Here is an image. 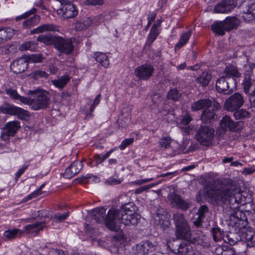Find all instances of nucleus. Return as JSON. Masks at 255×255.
I'll return each mask as SVG.
<instances>
[{"label": "nucleus", "instance_id": "f257e3e1", "mask_svg": "<svg viewBox=\"0 0 255 255\" xmlns=\"http://www.w3.org/2000/svg\"><path fill=\"white\" fill-rule=\"evenodd\" d=\"M208 196L214 204H228L234 209L239 207L242 200L240 189L230 179L224 180L218 188L209 192Z\"/></svg>", "mask_w": 255, "mask_h": 255}, {"label": "nucleus", "instance_id": "f03ea898", "mask_svg": "<svg viewBox=\"0 0 255 255\" xmlns=\"http://www.w3.org/2000/svg\"><path fill=\"white\" fill-rule=\"evenodd\" d=\"M138 217L137 214H123L120 213L119 210L112 208L107 213L106 226L111 231L118 232L120 230L122 224L126 226L136 225L138 223Z\"/></svg>", "mask_w": 255, "mask_h": 255}, {"label": "nucleus", "instance_id": "7ed1b4c3", "mask_svg": "<svg viewBox=\"0 0 255 255\" xmlns=\"http://www.w3.org/2000/svg\"><path fill=\"white\" fill-rule=\"evenodd\" d=\"M173 220L176 238L190 242L192 238L191 230L183 214L179 212L175 213L173 216Z\"/></svg>", "mask_w": 255, "mask_h": 255}, {"label": "nucleus", "instance_id": "20e7f679", "mask_svg": "<svg viewBox=\"0 0 255 255\" xmlns=\"http://www.w3.org/2000/svg\"><path fill=\"white\" fill-rule=\"evenodd\" d=\"M28 94L33 97L30 99L31 104L35 110L46 108L50 104V98L48 92L39 89L30 90Z\"/></svg>", "mask_w": 255, "mask_h": 255}, {"label": "nucleus", "instance_id": "39448f33", "mask_svg": "<svg viewBox=\"0 0 255 255\" xmlns=\"http://www.w3.org/2000/svg\"><path fill=\"white\" fill-rule=\"evenodd\" d=\"M214 129L208 126H201L196 131V140L202 145L209 146L212 144L214 136Z\"/></svg>", "mask_w": 255, "mask_h": 255}, {"label": "nucleus", "instance_id": "423d86ee", "mask_svg": "<svg viewBox=\"0 0 255 255\" xmlns=\"http://www.w3.org/2000/svg\"><path fill=\"white\" fill-rule=\"evenodd\" d=\"M244 103V98L239 93H235L227 99L224 105L225 110L229 112H234L239 109Z\"/></svg>", "mask_w": 255, "mask_h": 255}, {"label": "nucleus", "instance_id": "0eeeda50", "mask_svg": "<svg viewBox=\"0 0 255 255\" xmlns=\"http://www.w3.org/2000/svg\"><path fill=\"white\" fill-rule=\"evenodd\" d=\"M166 212L163 209H158L154 217V226L164 232H168L171 225L170 222L166 219Z\"/></svg>", "mask_w": 255, "mask_h": 255}, {"label": "nucleus", "instance_id": "6e6552de", "mask_svg": "<svg viewBox=\"0 0 255 255\" xmlns=\"http://www.w3.org/2000/svg\"><path fill=\"white\" fill-rule=\"evenodd\" d=\"M60 5L57 9V13L66 19L73 18L78 14L75 5L68 1H59Z\"/></svg>", "mask_w": 255, "mask_h": 255}, {"label": "nucleus", "instance_id": "1a4fd4ad", "mask_svg": "<svg viewBox=\"0 0 255 255\" xmlns=\"http://www.w3.org/2000/svg\"><path fill=\"white\" fill-rule=\"evenodd\" d=\"M54 44L59 52L66 55L70 54L74 49V45L71 40L61 37H55L54 39Z\"/></svg>", "mask_w": 255, "mask_h": 255}, {"label": "nucleus", "instance_id": "9d476101", "mask_svg": "<svg viewBox=\"0 0 255 255\" xmlns=\"http://www.w3.org/2000/svg\"><path fill=\"white\" fill-rule=\"evenodd\" d=\"M168 198L173 207L183 211L187 210L191 206L192 203L189 200H184L179 194L171 193L168 195Z\"/></svg>", "mask_w": 255, "mask_h": 255}, {"label": "nucleus", "instance_id": "9b49d317", "mask_svg": "<svg viewBox=\"0 0 255 255\" xmlns=\"http://www.w3.org/2000/svg\"><path fill=\"white\" fill-rule=\"evenodd\" d=\"M154 68L153 65L149 64H144L137 67L134 70L135 76L141 80L149 79L154 72Z\"/></svg>", "mask_w": 255, "mask_h": 255}, {"label": "nucleus", "instance_id": "f8f14e48", "mask_svg": "<svg viewBox=\"0 0 255 255\" xmlns=\"http://www.w3.org/2000/svg\"><path fill=\"white\" fill-rule=\"evenodd\" d=\"M222 128L228 129L230 131H237L241 130L244 125L243 121L234 122L229 116H225L222 118L220 122Z\"/></svg>", "mask_w": 255, "mask_h": 255}, {"label": "nucleus", "instance_id": "ddd939ff", "mask_svg": "<svg viewBox=\"0 0 255 255\" xmlns=\"http://www.w3.org/2000/svg\"><path fill=\"white\" fill-rule=\"evenodd\" d=\"M156 249V246L149 241H145L137 244L134 248L136 255H149Z\"/></svg>", "mask_w": 255, "mask_h": 255}, {"label": "nucleus", "instance_id": "4468645a", "mask_svg": "<svg viewBox=\"0 0 255 255\" xmlns=\"http://www.w3.org/2000/svg\"><path fill=\"white\" fill-rule=\"evenodd\" d=\"M247 1H243L240 6L244 13L243 18L247 22H251L255 20V2L250 3Z\"/></svg>", "mask_w": 255, "mask_h": 255}, {"label": "nucleus", "instance_id": "2eb2a0df", "mask_svg": "<svg viewBox=\"0 0 255 255\" xmlns=\"http://www.w3.org/2000/svg\"><path fill=\"white\" fill-rule=\"evenodd\" d=\"M102 19H103L102 15L96 17L94 19H92L90 17H85L82 21L75 23L74 29L77 31L83 30L91 26L93 24H98L99 23H97L96 20H99L100 22Z\"/></svg>", "mask_w": 255, "mask_h": 255}, {"label": "nucleus", "instance_id": "dca6fc26", "mask_svg": "<svg viewBox=\"0 0 255 255\" xmlns=\"http://www.w3.org/2000/svg\"><path fill=\"white\" fill-rule=\"evenodd\" d=\"M237 5L236 1H221L215 6L217 13H228L231 11Z\"/></svg>", "mask_w": 255, "mask_h": 255}, {"label": "nucleus", "instance_id": "f3484780", "mask_svg": "<svg viewBox=\"0 0 255 255\" xmlns=\"http://www.w3.org/2000/svg\"><path fill=\"white\" fill-rule=\"evenodd\" d=\"M241 73L239 72L238 68L234 65H228L225 68L223 76L230 82L233 81L234 84H236V80L235 78L240 77Z\"/></svg>", "mask_w": 255, "mask_h": 255}, {"label": "nucleus", "instance_id": "a211bd4d", "mask_svg": "<svg viewBox=\"0 0 255 255\" xmlns=\"http://www.w3.org/2000/svg\"><path fill=\"white\" fill-rule=\"evenodd\" d=\"M82 168L83 164L81 161H74L66 169L64 176L66 178H70L78 174Z\"/></svg>", "mask_w": 255, "mask_h": 255}, {"label": "nucleus", "instance_id": "6ab92c4d", "mask_svg": "<svg viewBox=\"0 0 255 255\" xmlns=\"http://www.w3.org/2000/svg\"><path fill=\"white\" fill-rule=\"evenodd\" d=\"M28 62L25 58H20L13 62L10 65V70L15 74L24 72L27 68Z\"/></svg>", "mask_w": 255, "mask_h": 255}, {"label": "nucleus", "instance_id": "aec40b11", "mask_svg": "<svg viewBox=\"0 0 255 255\" xmlns=\"http://www.w3.org/2000/svg\"><path fill=\"white\" fill-rule=\"evenodd\" d=\"M20 127V123L18 121H13L8 122L5 125L1 135L13 136Z\"/></svg>", "mask_w": 255, "mask_h": 255}, {"label": "nucleus", "instance_id": "412c9836", "mask_svg": "<svg viewBox=\"0 0 255 255\" xmlns=\"http://www.w3.org/2000/svg\"><path fill=\"white\" fill-rule=\"evenodd\" d=\"M241 239L246 243L248 247H255V232L251 229H246L242 232Z\"/></svg>", "mask_w": 255, "mask_h": 255}, {"label": "nucleus", "instance_id": "4be33fe9", "mask_svg": "<svg viewBox=\"0 0 255 255\" xmlns=\"http://www.w3.org/2000/svg\"><path fill=\"white\" fill-rule=\"evenodd\" d=\"M229 82L230 81L227 80L224 76L220 77L216 83V88L218 92L226 94L229 93L227 92L228 91H232V88L230 89Z\"/></svg>", "mask_w": 255, "mask_h": 255}, {"label": "nucleus", "instance_id": "5701e85b", "mask_svg": "<svg viewBox=\"0 0 255 255\" xmlns=\"http://www.w3.org/2000/svg\"><path fill=\"white\" fill-rule=\"evenodd\" d=\"M106 213V209L103 207H98L91 211V214L93 216V219L95 220L96 222L98 223H103L106 220L107 217L105 218Z\"/></svg>", "mask_w": 255, "mask_h": 255}, {"label": "nucleus", "instance_id": "b1692460", "mask_svg": "<svg viewBox=\"0 0 255 255\" xmlns=\"http://www.w3.org/2000/svg\"><path fill=\"white\" fill-rule=\"evenodd\" d=\"M209 213V209L206 205L201 206L198 210L197 218L194 221V225L196 227H200L202 225L204 219Z\"/></svg>", "mask_w": 255, "mask_h": 255}, {"label": "nucleus", "instance_id": "393cba45", "mask_svg": "<svg viewBox=\"0 0 255 255\" xmlns=\"http://www.w3.org/2000/svg\"><path fill=\"white\" fill-rule=\"evenodd\" d=\"M45 226L44 222H38L26 225L23 227V231L26 233L35 236L39 231Z\"/></svg>", "mask_w": 255, "mask_h": 255}, {"label": "nucleus", "instance_id": "a878e982", "mask_svg": "<svg viewBox=\"0 0 255 255\" xmlns=\"http://www.w3.org/2000/svg\"><path fill=\"white\" fill-rule=\"evenodd\" d=\"M216 114L214 110L205 109L202 111L201 116V120L204 124H210L213 123L215 119Z\"/></svg>", "mask_w": 255, "mask_h": 255}, {"label": "nucleus", "instance_id": "bb28decb", "mask_svg": "<svg viewBox=\"0 0 255 255\" xmlns=\"http://www.w3.org/2000/svg\"><path fill=\"white\" fill-rule=\"evenodd\" d=\"M5 93L11 99H13L15 100H19L22 103L30 105V104L31 103L30 98H27L20 96L15 90L12 89L11 88L6 89Z\"/></svg>", "mask_w": 255, "mask_h": 255}, {"label": "nucleus", "instance_id": "cd10ccee", "mask_svg": "<svg viewBox=\"0 0 255 255\" xmlns=\"http://www.w3.org/2000/svg\"><path fill=\"white\" fill-rule=\"evenodd\" d=\"M223 21L227 31L237 28L240 24V20L236 16H228Z\"/></svg>", "mask_w": 255, "mask_h": 255}, {"label": "nucleus", "instance_id": "c85d7f7f", "mask_svg": "<svg viewBox=\"0 0 255 255\" xmlns=\"http://www.w3.org/2000/svg\"><path fill=\"white\" fill-rule=\"evenodd\" d=\"M47 31H59V27L56 25L52 24H45L38 26V27L31 30V34L35 33H39Z\"/></svg>", "mask_w": 255, "mask_h": 255}, {"label": "nucleus", "instance_id": "c756f323", "mask_svg": "<svg viewBox=\"0 0 255 255\" xmlns=\"http://www.w3.org/2000/svg\"><path fill=\"white\" fill-rule=\"evenodd\" d=\"M212 104V102L210 99H203L194 103L191 106V109L193 111H197L204 108L208 109L211 107Z\"/></svg>", "mask_w": 255, "mask_h": 255}, {"label": "nucleus", "instance_id": "7c9ffc66", "mask_svg": "<svg viewBox=\"0 0 255 255\" xmlns=\"http://www.w3.org/2000/svg\"><path fill=\"white\" fill-rule=\"evenodd\" d=\"M230 219L235 224H240V222L247 221V218L243 211L238 209L231 214Z\"/></svg>", "mask_w": 255, "mask_h": 255}, {"label": "nucleus", "instance_id": "2f4dec72", "mask_svg": "<svg viewBox=\"0 0 255 255\" xmlns=\"http://www.w3.org/2000/svg\"><path fill=\"white\" fill-rule=\"evenodd\" d=\"M214 255H236L233 249L225 246H218L213 251Z\"/></svg>", "mask_w": 255, "mask_h": 255}, {"label": "nucleus", "instance_id": "473e14b6", "mask_svg": "<svg viewBox=\"0 0 255 255\" xmlns=\"http://www.w3.org/2000/svg\"><path fill=\"white\" fill-rule=\"evenodd\" d=\"M225 24L224 21H218L214 22L211 25V29L214 33L218 35L223 36L227 31L225 28Z\"/></svg>", "mask_w": 255, "mask_h": 255}, {"label": "nucleus", "instance_id": "72a5a7b5", "mask_svg": "<svg viewBox=\"0 0 255 255\" xmlns=\"http://www.w3.org/2000/svg\"><path fill=\"white\" fill-rule=\"evenodd\" d=\"M255 84V81L253 79L252 72L246 71L245 74L244 79L242 83L244 91L248 92L249 88Z\"/></svg>", "mask_w": 255, "mask_h": 255}, {"label": "nucleus", "instance_id": "f704fd0d", "mask_svg": "<svg viewBox=\"0 0 255 255\" xmlns=\"http://www.w3.org/2000/svg\"><path fill=\"white\" fill-rule=\"evenodd\" d=\"M70 78L67 75H65L59 77L58 79L51 81V83L55 87L62 90L70 81Z\"/></svg>", "mask_w": 255, "mask_h": 255}, {"label": "nucleus", "instance_id": "c9c22d12", "mask_svg": "<svg viewBox=\"0 0 255 255\" xmlns=\"http://www.w3.org/2000/svg\"><path fill=\"white\" fill-rule=\"evenodd\" d=\"M120 213L131 215L132 214H137L135 212L136 206L133 202H128L122 205L119 209Z\"/></svg>", "mask_w": 255, "mask_h": 255}, {"label": "nucleus", "instance_id": "e433bc0d", "mask_svg": "<svg viewBox=\"0 0 255 255\" xmlns=\"http://www.w3.org/2000/svg\"><path fill=\"white\" fill-rule=\"evenodd\" d=\"M93 57L103 67L107 68L109 66L110 64L109 58L105 53L97 52L94 54Z\"/></svg>", "mask_w": 255, "mask_h": 255}, {"label": "nucleus", "instance_id": "4c0bfd02", "mask_svg": "<svg viewBox=\"0 0 255 255\" xmlns=\"http://www.w3.org/2000/svg\"><path fill=\"white\" fill-rule=\"evenodd\" d=\"M190 242L200 245L204 248H209L210 246L209 239L206 236H199L197 238L193 237Z\"/></svg>", "mask_w": 255, "mask_h": 255}, {"label": "nucleus", "instance_id": "58836bf2", "mask_svg": "<svg viewBox=\"0 0 255 255\" xmlns=\"http://www.w3.org/2000/svg\"><path fill=\"white\" fill-rule=\"evenodd\" d=\"M192 34L191 29L184 32L180 37L179 41L176 44L175 46V49H179L184 45L188 41Z\"/></svg>", "mask_w": 255, "mask_h": 255}, {"label": "nucleus", "instance_id": "ea45409f", "mask_svg": "<svg viewBox=\"0 0 255 255\" xmlns=\"http://www.w3.org/2000/svg\"><path fill=\"white\" fill-rule=\"evenodd\" d=\"M234 116L236 120H242L248 119L250 117V113L244 109L236 110L234 111Z\"/></svg>", "mask_w": 255, "mask_h": 255}, {"label": "nucleus", "instance_id": "a19ab883", "mask_svg": "<svg viewBox=\"0 0 255 255\" xmlns=\"http://www.w3.org/2000/svg\"><path fill=\"white\" fill-rule=\"evenodd\" d=\"M14 34V30L10 27L0 28V35L2 38L3 42L10 39Z\"/></svg>", "mask_w": 255, "mask_h": 255}, {"label": "nucleus", "instance_id": "79ce46f5", "mask_svg": "<svg viewBox=\"0 0 255 255\" xmlns=\"http://www.w3.org/2000/svg\"><path fill=\"white\" fill-rule=\"evenodd\" d=\"M12 115L17 116V118L20 120H24L30 116L28 111L16 106H14Z\"/></svg>", "mask_w": 255, "mask_h": 255}, {"label": "nucleus", "instance_id": "37998d69", "mask_svg": "<svg viewBox=\"0 0 255 255\" xmlns=\"http://www.w3.org/2000/svg\"><path fill=\"white\" fill-rule=\"evenodd\" d=\"M212 79V75L208 72H203L199 76L197 80V81L202 85V86H207Z\"/></svg>", "mask_w": 255, "mask_h": 255}, {"label": "nucleus", "instance_id": "c03bdc74", "mask_svg": "<svg viewBox=\"0 0 255 255\" xmlns=\"http://www.w3.org/2000/svg\"><path fill=\"white\" fill-rule=\"evenodd\" d=\"M21 232L17 229H14L12 230H8L5 231L3 233V237L7 240H12L18 236H20Z\"/></svg>", "mask_w": 255, "mask_h": 255}, {"label": "nucleus", "instance_id": "a18cd8bd", "mask_svg": "<svg viewBox=\"0 0 255 255\" xmlns=\"http://www.w3.org/2000/svg\"><path fill=\"white\" fill-rule=\"evenodd\" d=\"M37 48V43L34 41H27L22 43L19 46V50L21 51L29 50L34 51Z\"/></svg>", "mask_w": 255, "mask_h": 255}, {"label": "nucleus", "instance_id": "49530a36", "mask_svg": "<svg viewBox=\"0 0 255 255\" xmlns=\"http://www.w3.org/2000/svg\"><path fill=\"white\" fill-rule=\"evenodd\" d=\"M39 16L35 15L30 18L25 20L22 24L23 27L25 28H30L37 24L39 22Z\"/></svg>", "mask_w": 255, "mask_h": 255}, {"label": "nucleus", "instance_id": "de8ad7c7", "mask_svg": "<svg viewBox=\"0 0 255 255\" xmlns=\"http://www.w3.org/2000/svg\"><path fill=\"white\" fill-rule=\"evenodd\" d=\"M159 33V30H155L153 28H151L149 33L148 35L146 44L148 46L150 45L156 39Z\"/></svg>", "mask_w": 255, "mask_h": 255}, {"label": "nucleus", "instance_id": "09e8293b", "mask_svg": "<svg viewBox=\"0 0 255 255\" xmlns=\"http://www.w3.org/2000/svg\"><path fill=\"white\" fill-rule=\"evenodd\" d=\"M29 76L34 80H37L39 78H47L48 74L44 71L37 70L31 73Z\"/></svg>", "mask_w": 255, "mask_h": 255}, {"label": "nucleus", "instance_id": "8fccbe9b", "mask_svg": "<svg viewBox=\"0 0 255 255\" xmlns=\"http://www.w3.org/2000/svg\"><path fill=\"white\" fill-rule=\"evenodd\" d=\"M212 233L213 239L215 242L219 241L223 238V232L221 231L219 227L213 228Z\"/></svg>", "mask_w": 255, "mask_h": 255}, {"label": "nucleus", "instance_id": "3c124183", "mask_svg": "<svg viewBox=\"0 0 255 255\" xmlns=\"http://www.w3.org/2000/svg\"><path fill=\"white\" fill-rule=\"evenodd\" d=\"M172 140L169 136L163 137L159 141V145L163 148H168L171 146Z\"/></svg>", "mask_w": 255, "mask_h": 255}, {"label": "nucleus", "instance_id": "603ef678", "mask_svg": "<svg viewBox=\"0 0 255 255\" xmlns=\"http://www.w3.org/2000/svg\"><path fill=\"white\" fill-rule=\"evenodd\" d=\"M113 150L111 149L110 151H108L105 154H96L95 155V162L96 165H98L99 164L101 163L103 161L108 158L111 153L113 152Z\"/></svg>", "mask_w": 255, "mask_h": 255}, {"label": "nucleus", "instance_id": "864d4df0", "mask_svg": "<svg viewBox=\"0 0 255 255\" xmlns=\"http://www.w3.org/2000/svg\"><path fill=\"white\" fill-rule=\"evenodd\" d=\"M180 92L176 89H173L170 90L167 95L168 99H171L173 101H177L180 97Z\"/></svg>", "mask_w": 255, "mask_h": 255}, {"label": "nucleus", "instance_id": "5fc2aeb1", "mask_svg": "<svg viewBox=\"0 0 255 255\" xmlns=\"http://www.w3.org/2000/svg\"><path fill=\"white\" fill-rule=\"evenodd\" d=\"M54 38L51 36L41 35L37 38V40L49 45L51 44L53 42L54 43Z\"/></svg>", "mask_w": 255, "mask_h": 255}, {"label": "nucleus", "instance_id": "6e6d98bb", "mask_svg": "<svg viewBox=\"0 0 255 255\" xmlns=\"http://www.w3.org/2000/svg\"><path fill=\"white\" fill-rule=\"evenodd\" d=\"M14 106L5 104L4 106L0 107V111L4 114L12 115Z\"/></svg>", "mask_w": 255, "mask_h": 255}, {"label": "nucleus", "instance_id": "4d7b16f0", "mask_svg": "<svg viewBox=\"0 0 255 255\" xmlns=\"http://www.w3.org/2000/svg\"><path fill=\"white\" fill-rule=\"evenodd\" d=\"M14 49V45L11 44H7L6 45L0 47V54L4 55L9 54L11 52V50Z\"/></svg>", "mask_w": 255, "mask_h": 255}, {"label": "nucleus", "instance_id": "13d9d810", "mask_svg": "<svg viewBox=\"0 0 255 255\" xmlns=\"http://www.w3.org/2000/svg\"><path fill=\"white\" fill-rule=\"evenodd\" d=\"M179 251L180 252L178 253V255H188L189 250L190 249L189 248L187 245L185 243H182L179 244Z\"/></svg>", "mask_w": 255, "mask_h": 255}, {"label": "nucleus", "instance_id": "bf43d9fd", "mask_svg": "<svg viewBox=\"0 0 255 255\" xmlns=\"http://www.w3.org/2000/svg\"><path fill=\"white\" fill-rule=\"evenodd\" d=\"M192 118L190 115L188 113H187L185 116L181 119L180 122L178 124L179 127L180 128L181 126H188Z\"/></svg>", "mask_w": 255, "mask_h": 255}, {"label": "nucleus", "instance_id": "052dcab7", "mask_svg": "<svg viewBox=\"0 0 255 255\" xmlns=\"http://www.w3.org/2000/svg\"><path fill=\"white\" fill-rule=\"evenodd\" d=\"M179 244L177 242H174L173 243H168V247L173 253L178 255V253L180 252L179 251Z\"/></svg>", "mask_w": 255, "mask_h": 255}, {"label": "nucleus", "instance_id": "680f3d73", "mask_svg": "<svg viewBox=\"0 0 255 255\" xmlns=\"http://www.w3.org/2000/svg\"><path fill=\"white\" fill-rule=\"evenodd\" d=\"M44 186V185H42L38 188V189L28 195V196L26 197V200L32 199L33 198L36 197L37 196L41 194V189L43 188Z\"/></svg>", "mask_w": 255, "mask_h": 255}, {"label": "nucleus", "instance_id": "e2e57ef3", "mask_svg": "<svg viewBox=\"0 0 255 255\" xmlns=\"http://www.w3.org/2000/svg\"><path fill=\"white\" fill-rule=\"evenodd\" d=\"M133 141V138H127L122 142L120 146V148H121V149H124L126 148L127 146L132 143Z\"/></svg>", "mask_w": 255, "mask_h": 255}, {"label": "nucleus", "instance_id": "0e129e2a", "mask_svg": "<svg viewBox=\"0 0 255 255\" xmlns=\"http://www.w3.org/2000/svg\"><path fill=\"white\" fill-rule=\"evenodd\" d=\"M69 216L68 212L64 213L62 214L59 213L56 214L55 215L54 218L58 222H61L66 219L67 217Z\"/></svg>", "mask_w": 255, "mask_h": 255}, {"label": "nucleus", "instance_id": "69168bd1", "mask_svg": "<svg viewBox=\"0 0 255 255\" xmlns=\"http://www.w3.org/2000/svg\"><path fill=\"white\" fill-rule=\"evenodd\" d=\"M245 67L249 68L252 71L255 67V60H251L250 59L248 58L247 64L245 65ZM252 72V71H250Z\"/></svg>", "mask_w": 255, "mask_h": 255}, {"label": "nucleus", "instance_id": "338daca9", "mask_svg": "<svg viewBox=\"0 0 255 255\" xmlns=\"http://www.w3.org/2000/svg\"><path fill=\"white\" fill-rule=\"evenodd\" d=\"M85 4L88 5H100L104 4L103 1H85Z\"/></svg>", "mask_w": 255, "mask_h": 255}, {"label": "nucleus", "instance_id": "774afa93", "mask_svg": "<svg viewBox=\"0 0 255 255\" xmlns=\"http://www.w3.org/2000/svg\"><path fill=\"white\" fill-rule=\"evenodd\" d=\"M42 58V57L40 55H32L30 57V60H31L34 63L41 62Z\"/></svg>", "mask_w": 255, "mask_h": 255}]
</instances>
